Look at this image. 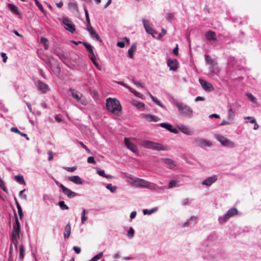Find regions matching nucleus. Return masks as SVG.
Listing matches in <instances>:
<instances>
[{
    "mask_svg": "<svg viewBox=\"0 0 261 261\" xmlns=\"http://www.w3.org/2000/svg\"><path fill=\"white\" fill-rule=\"evenodd\" d=\"M106 108L109 112L116 116H119L120 114L122 109L118 99L110 97L106 100Z\"/></svg>",
    "mask_w": 261,
    "mask_h": 261,
    "instance_id": "obj_1",
    "label": "nucleus"
},
{
    "mask_svg": "<svg viewBox=\"0 0 261 261\" xmlns=\"http://www.w3.org/2000/svg\"><path fill=\"white\" fill-rule=\"evenodd\" d=\"M15 223L13 225V231L12 232L11 239L12 240V242L13 243L14 246H15V250H16L17 248L18 240L19 238L20 226L16 214H15Z\"/></svg>",
    "mask_w": 261,
    "mask_h": 261,
    "instance_id": "obj_2",
    "label": "nucleus"
},
{
    "mask_svg": "<svg viewBox=\"0 0 261 261\" xmlns=\"http://www.w3.org/2000/svg\"><path fill=\"white\" fill-rule=\"evenodd\" d=\"M15 223L13 225V231L12 232L11 239L12 240V242L13 243L14 246H15V250H16L17 248L18 240L19 238L20 226L16 214H15Z\"/></svg>",
    "mask_w": 261,
    "mask_h": 261,
    "instance_id": "obj_3",
    "label": "nucleus"
},
{
    "mask_svg": "<svg viewBox=\"0 0 261 261\" xmlns=\"http://www.w3.org/2000/svg\"><path fill=\"white\" fill-rule=\"evenodd\" d=\"M141 145L143 147L148 149H152L156 150H168L167 148L164 147V146L161 144L148 140H144L142 141V142L141 143Z\"/></svg>",
    "mask_w": 261,
    "mask_h": 261,
    "instance_id": "obj_4",
    "label": "nucleus"
},
{
    "mask_svg": "<svg viewBox=\"0 0 261 261\" xmlns=\"http://www.w3.org/2000/svg\"><path fill=\"white\" fill-rule=\"evenodd\" d=\"M174 103L177 107L179 112L183 116L187 117H191L192 116L193 111L189 106L184 105L178 101H175Z\"/></svg>",
    "mask_w": 261,
    "mask_h": 261,
    "instance_id": "obj_5",
    "label": "nucleus"
},
{
    "mask_svg": "<svg viewBox=\"0 0 261 261\" xmlns=\"http://www.w3.org/2000/svg\"><path fill=\"white\" fill-rule=\"evenodd\" d=\"M130 184L132 186L140 187H147L149 185V182L143 179L134 177L130 175L128 176Z\"/></svg>",
    "mask_w": 261,
    "mask_h": 261,
    "instance_id": "obj_6",
    "label": "nucleus"
},
{
    "mask_svg": "<svg viewBox=\"0 0 261 261\" xmlns=\"http://www.w3.org/2000/svg\"><path fill=\"white\" fill-rule=\"evenodd\" d=\"M238 214V211L236 208H231L228 211L227 213L222 217L219 218L220 223H223L227 221L230 218L237 215Z\"/></svg>",
    "mask_w": 261,
    "mask_h": 261,
    "instance_id": "obj_7",
    "label": "nucleus"
},
{
    "mask_svg": "<svg viewBox=\"0 0 261 261\" xmlns=\"http://www.w3.org/2000/svg\"><path fill=\"white\" fill-rule=\"evenodd\" d=\"M215 137L223 146H228L229 147H234L235 146V143L227 139L221 135L216 134L215 135Z\"/></svg>",
    "mask_w": 261,
    "mask_h": 261,
    "instance_id": "obj_8",
    "label": "nucleus"
},
{
    "mask_svg": "<svg viewBox=\"0 0 261 261\" xmlns=\"http://www.w3.org/2000/svg\"><path fill=\"white\" fill-rule=\"evenodd\" d=\"M69 91L71 92L72 97L74 98L77 102L84 106H86L87 105L86 101L85 99L83 98V95L81 93L72 88H70Z\"/></svg>",
    "mask_w": 261,
    "mask_h": 261,
    "instance_id": "obj_9",
    "label": "nucleus"
},
{
    "mask_svg": "<svg viewBox=\"0 0 261 261\" xmlns=\"http://www.w3.org/2000/svg\"><path fill=\"white\" fill-rule=\"evenodd\" d=\"M62 23L65 25V29L71 33H73L75 31V27L71 20L66 17H64L62 20Z\"/></svg>",
    "mask_w": 261,
    "mask_h": 261,
    "instance_id": "obj_10",
    "label": "nucleus"
},
{
    "mask_svg": "<svg viewBox=\"0 0 261 261\" xmlns=\"http://www.w3.org/2000/svg\"><path fill=\"white\" fill-rule=\"evenodd\" d=\"M142 22L146 32L147 33L151 34L153 37H155V35L157 34V32L152 28V25L150 23L149 21L143 19L142 20Z\"/></svg>",
    "mask_w": 261,
    "mask_h": 261,
    "instance_id": "obj_11",
    "label": "nucleus"
},
{
    "mask_svg": "<svg viewBox=\"0 0 261 261\" xmlns=\"http://www.w3.org/2000/svg\"><path fill=\"white\" fill-rule=\"evenodd\" d=\"M87 29L90 34L91 36L93 38L96 39L97 40L101 42L102 40L100 39L99 35L96 33L94 29L91 25L90 23L86 24Z\"/></svg>",
    "mask_w": 261,
    "mask_h": 261,
    "instance_id": "obj_12",
    "label": "nucleus"
},
{
    "mask_svg": "<svg viewBox=\"0 0 261 261\" xmlns=\"http://www.w3.org/2000/svg\"><path fill=\"white\" fill-rule=\"evenodd\" d=\"M199 81L201 87L205 91L210 92L214 90V88L211 83L201 79Z\"/></svg>",
    "mask_w": 261,
    "mask_h": 261,
    "instance_id": "obj_13",
    "label": "nucleus"
},
{
    "mask_svg": "<svg viewBox=\"0 0 261 261\" xmlns=\"http://www.w3.org/2000/svg\"><path fill=\"white\" fill-rule=\"evenodd\" d=\"M124 143L128 149L132 151L134 153L138 152L137 146L129 141V139L125 138Z\"/></svg>",
    "mask_w": 261,
    "mask_h": 261,
    "instance_id": "obj_14",
    "label": "nucleus"
},
{
    "mask_svg": "<svg viewBox=\"0 0 261 261\" xmlns=\"http://www.w3.org/2000/svg\"><path fill=\"white\" fill-rule=\"evenodd\" d=\"M59 187L62 189L63 193L68 198H72L76 196V193L72 191L70 189L65 187L62 184H60Z\"/></svg>",
    "mask_w": 261,
    "mask_h": 261,
    "instance_id": "obj_15",
    "label": "nucleus"
},
{
    "mask_svg": "<svg viewBox=\"0 0 261 261\" xmlns=\"http://www.w3.org/2000/svg\"><path fill=\"white\" fill-rule=\"evenodd\" d=\"M83 44L86 48L88 50V51L90 53L91 55V60L94 64V65H98V64L96 62L95 58L94 56V54L93 53V48L92 46L86 42H83Z\"/></svg>",
    "mask_w": 261,
    "mask_h": 261,
    "instance_id": "obj_16",
    "label": "nucleus"
},
{
    "mask_svg": "<svg viewBox=\"0 0 261 261\" xmlns=\"http://www.w3.org/2000/svg\"><path fill=\"white\" fill-rule=\"evenodd\" d=\"M217 180V176L216 175H214L211 177H209L205 179H204L202 182V185H205L207 186H211L213 183L215 182Z\"/></svg>",
    "mask_w": 261,
    "mask_h": 261,
    "instance_id": "obj_17",
    "label": "nucleus"
},
{
    "mask_svg": "<svg viewBox=\"0 0 261 261\" xmlns=\"http://www.w3.org/2000/svg\"><path fill=\"white\" fill-rule=\"evenodd\" d=\"M161 161L163 162L168 168L170 169H173L175 166V162L170 159L162 158L161 159Z\"/></svg>",
    "mask_w": 261,
    "mask_h": 261,
    "instance_id": "obj_18",
    "label": "nucleus"
},
{
    "mask_svg": "<svg viewBox=\"0 0 261 261\" xmlns=\"http://www.w3.org/2000/svg\"><path fill=\"white\" fill-rule=\"evenodd\" d=\"M162 127L165 128L170 131V132L173 133L177 134L179 133V131L175 128H173L171 124L168 123H162L160 124Z\"/></svg>",
    "mask_w": 261,
    "mask_h": 261,
    "instance_id": "obj_19",
    "label": "nucleus"
},
{
    "mask_svg": "<svg viewBox=\"0 0 261 261\" xmlns=\"http://www.w3.org/2000/svg\"><path fill=\"white\" fill-rule=\"evenodd\" d=\"M206 39L208 41H217L216 34L212 31H208L205 34Z\"/></svg>",
    "mask_w": 261,
    "mask_h": 261,
    "instance_id": "obj_20",
    "label": "nucleus"
},
{
    "mask_svg": "<svg viewBox=\"0 0 261 261\" xmlns=\"http://www.w3.org/2000/svg\"><path fill=\"white\" fill-rule=\"evenodd\" d=\"M37 86L42 93H45L49 90L48 86L41 81H38L37 82Z\"/></svg>",
    "mask_w": 261,
    "mask_h": 261,
    "instance_id": "obj_21",
    "label": "nucleus"
},
{
    "mask_svg": "<svg viewBox=\"0 0 261 261\" xmlns=\"http://www.w3.org/2000/svg\"><path fill=\"white\" fill-rule=\"evenodd\" d=\"M68 179L69 181L76 184L81 185L83 184L81 178L77 175L69 176Z\"/></svg>",
    "mask_w": 261,
    "mask_h": 261,
    "instance_id": "obj_22",
    "label": "nucleus"
},
{
    "mask_svg": "<svg viewBox=\"0 0 261 261\" xmlns=\"http://www.w3.org/2000/svg\"><path fill=\"white\" fill-rule=\"evenodd\" d=\"M144 118L151 122H157L160 120L158 116L151 114L144 115Z\"/></svg>",
    "mask_w": 261,
    "mask_h": 261,
    "instance_id": "obj_23",
    "label": "nucleus"
},
{
    "mask_svg": "<svg viewBox=\"0 0 261 261\" xmlns=\"http://www.w3.org/2000/svg\"><path fill=\"white\" fill-rule=\"evenodd\" d=\"M219 72L218 66H209L207 74L208 75L213 76L214 74H217Z\"/></svg>",
    "mask_w": 261,
    "mask_h": 261,
    "instance_id": "obj_24",
    "label": "nucleus"
},
{
    "mask_svg": "<svg viewBox=\"0 0 261 261\" xmlns=\"http://www.w3.org/2000/svg\"><path fill=\"white\" fill-rule=\"evenodd\" d=\"M8 7L9 9L11 10L12 12L15 14L16 15H20V13H19L18 8L17 6L12 4H8Z\"/></svg>",
    "mask_w": 261,
    "mask_h": 261,
    "instance_id": "obj_25",
    "label": "nucleus"
},
{
    "mask_svg": "<svg viewBox=\"0 0 261 261\" xmlns=\"http://www.w3.org/2000/svg\"><path fill=\"white\" fill-rule=\"evenodd\" d=\"M196 142L198 144V145L201 147L204 146H210L211 145V143L206 140L197 139L196 140Z\"/></svg>",
    "mask_w": 261,
    "mask_h": 261,
    "instance_id": "obj_26",
    "label": "nucleus"
},
{
    "mask_svg": "<svg viewBox=\"0 0 261 261\" xmlns=\"http://www.w3.org/2000/svg\"><path fill=\"white\" fill-rule=\"evenodd\" d=\"M71 232V227L69 224L66 225L64 229V236L65 238H68Z\"/></svg>",
    "mask_w": 261,
    "mask_h": 261,
    "instance_id": "obj_27",
    "label": "nucleus"
},
{
    "mask_svg": "<svg viewBox=\"0 0 261 261\" xmlns=\"http://www.w3.org/2000/svg\"><path fill=\"white\" fill-rule=\"evenodd\" d=\"M235 117V113L232 110V108H230L227 113V119L229 121H232Z\"/></svg>",
    "mask_w": 261,
    "mask_h": 261,
    "instance_id": "obj_28",
    "label": "nucleus"
},
{
    "mask_svg": "<svg viewBox=\"0 0 261 261\" xmlns=\"http://www.w3.org/2000/svg\"><path fill=\"white\" fill-rule=\"evenodd\" d=\"M137 47L136 44L134 43L132 45L131 47L128 50V56L130 58H133L134 53L136 50Z\"/></svg>",
    "mask_w": 261,
    "mask_h": 261,
    "instance_id": "obj_29",
    "label": "nucleus"
},
{
    "mask_svg": "<svg viewBox=\"0 0 261 261\" xmlns=\"http://www.w3.org/2000/svg\"><path fill=\"white\" fill-rule=\"evenodd\" d=\"M132 105L137 107L138 109H140L144 107L145 105L144 103L137 101L136 100H133L132 102Z\"/></svg>",
    "mask_w": 261,
    "mask_h": 261,
    "instance_id": "obj_30",
    "label": "nucleus"
},
{
    "mask_svg": "<svg viewBox=\"0 0 261 261\" xmlns=\"http://www.w3.org/2000/svg\"><path fill=\"white\" fill-rule=\"evenodd\" d=\"M97 173L99 175L108 179H111L113 178V176L111 175L106 174L105 171L102 170H98L97 171Z\"/></svg>",
    "mask_w": 261,
    "mask_h": 261,
    "instance_id": "obj_31",
    "label": "nucleus"
},
{
    "mask_svg": "<svg viewBox=\"0 0 261 261\" xmlns=\"http://www.w3.org/2000/svg\"><path fill=\"white\" fill-rule=\"evenodd\" d=\"M179 129L180 130L181 132H182L183 133L186 135H190L191 134L190 130L186 126L183 125H181L180 126H179Z\"/></svg>",
    "mask_w": 261,
    "mask_h": 261,
    "instance_id": "obj_32",
    "label": "nucleus"
},
{
    "mask_svg": "<svg viewBox=\"0 0 261 261\" xmlns=\"http://www.w3.org/2000/svg\"><path fill=\"white\" fill-rule=\"evenodd\" d=\"M40 41L42 44H43L44 46V48L45 50L48 49L49 47L48 41L47 38H44L43 37H41L40 38Z\"/></svg>",
    "mask_w": 261,
    "mask_h": 261,
    "instance_id": "obj_33",
    "label": "nucleus"
},
{
    "mask_svg": "<svg viewBox=\"0 0 261 261\" xmlns=\"http://www.w3.org/2000/svg\"><path fill=\"white\" fill-rule=\"evenodd\" d=\"M205 58L206 63L208 64H210L211 65H214V64H217L215 61L213 60L209 55H206L205 56Z\"/></svg>",
    "mask_w": 261,
    "mask_h": 261,
    "instance_id": "obj_34",
    "label": "nucleus"
},
{
    "mask_svg": "<svg viewBox=\"0 0 261 261\" xmlns=\"http://www.w3.org/2000/svg\"><path fill=\"white\" fill-rule=\"evenodd\" d=\"M88 214V212L84 208L83 210L81 216V222L83 224L87 220L88 217L86 216V215Z\"/></svg>",
    "mask_w": 261,
    "mask_h": 261,
    "instance_id": "obj_35",
    "label": "nucleus"
},
{
    "mask_svg": "<svg viewBox=\"0 0 261 261\" xmlns=\"http://www.w3.org/2000/svg\"><path fill=\"white\" fill-rule=\"evenodd\" d=\"M15 179L20 184H25V181L22 175H18L15 176Z\"/></svg>",
    "mask_w": 261,
    "mask_h": 261,
    "instance_id": "obj_36",
    "label": "nucleus"
},
{
    "mask_svg": "<svg viewBox=\"0 0 261 261\" xmlns=\"http://www.w3.org/2000/svg\"><path fill=\"white\" fill-rule=\"evenodd\" d=\"M148 94L149 95L150 98L152 99V100L155 103H156L159 106L163 107V105L156 97H154L150 92L148 93Z\"/></svg>",
    "mask_w": 261,
    "mask_h": 261,
    "instance_id": "obj_37",
    "label": "nucleus"
},
{
    "mask_svg": "<svg viewBox=\"0 0 261 261\" xmlns=\"http://www.w3.org/2000/svg\"><path fill=\"white\" fill-rule=\"evenodd\" d=\"M24 256V249L22 245L19 246V257L20 259H23Z\"/></svg>",
    "mask_w": 261,
    "mask_h": 261,
    "instance_id": "obj_38",
    "label": "nucleus"
},
{
    "mask_svg": "<svg viewBox=\"0 0 261 261\" xmlns=\"http://www.w3.org/2000/svg\"><path fill=\"white\" fill-rule=\"evenodd\" d=\"M103 256V252H99L98 254L94 256L93 258H92L90 261H97V260L100 259Z\"/></svg>",
    "mask_w": 261,
    "mask_h": 261,
    "instance_id": "obj_39",
    "label": "nucleus"
},
{
    "mask_svg": "<svg viewBox=\"0 0 261 261\" xmlns=\"http://www.w3.org/2000/svg\"><path fill=\"white\" fill-rule=\"evenodd\" d=\"M167 65H178V62L176 59H169L167 61Z\"/></svg>",
    "mask_w": 261,
    "mask_h": 261,
    "instance_id": "obj_40",
    "label": "nucleus"
},
{
    "mask_svg": "<svg viewBox=\"0 0 261 261\" xmlns=\"http://www.w3.org/2000/svg\"><path fill=\"white\" fill-rule=\"evenodd\" d=\"M59 205L60 206L61 208L63 210H68L69 208L68 206L66 204H65V202L63 201H59Z\"/></svg>",
    "mask_w": 261,
    "mask_h": 261,
    "instance_id": "obj_41",
    "label": "nucleus"
},
{
    "mask_svg": "<svg viewBox=\"0 0 261 261\" xmlns=\"http://www.w3.org/2000/svg\"><path fill=\"white\" fill-rule=\"evenodd\" d=\"M129 90H130V91L131 92H132V93H133L135 96H137V97H139V98H143V95L142 94H141V93H140L138 92L137 91H135V90H133V89H132V88H130V89H129Z\"/></svg>",
    "mask_w": 261,
    "mask_h": 261,
    "instance_id": "obj_42",
    "label": "nucleus"
},
{
    "mask_svg": "<svg viewBox=\"0 0 261 261\" xmlns=\"http://www.w3.org/2000/svg\"><path fill=\"white\" fill-rule=\"evenodd\" d=\"M12 244H13V243L11 242V244L10 246L9 252V258H11L12 257V254H13V253L14 252V250L15 251H16L17 250V249L16 250H15V247L13 249Z\"/></svg>",
    "mask_w": 261,
    "mask_h": 261,
    "instance_id": "obj_43",
    "label": "nucleus"
},
{
    "mask_svg": "<svg viewBox=\"0 0 261 261\" xmlns=\"http://www.w3.org/2000/svg\"><path fill=\"white\" fill-rule=\"evenodd\" d=\"M134 236V230L132 227H130L127 232V237L129 238H132Z\"/></svg>",
    "mask_w": 261,
    "mask_h": 261,
    "instance_id": "obj_44",
    "label": "nucleus"
},
{
    "mask_svg": "<svg viewBox=\"0 0 261 261\" xmlns=\"http://www.w3.org/2000/svg\"><path fill=\"white\" fill-rule=\"evenodd\" d=\"M177 185V181L176 180H170L169 182L168 188L171 189L175 187Z\"/></svg>",
    "mask_w": 261,
    "mask_h": 261,
    "instance_id": "obj_45",
    "label": "nucleus"
},
{
    "mask_svg": "<svg viewBox=\"0 0 261 261\" xmlns=\"http://www.w3.org/2000/svg\"><path fill=\"white\" fill-rule=\"evenodd\" d=\"M35 4L36 5H37V6L39 8V9H40V10L43 13H45V11L42 7V6L41 5V4L38 2V0H35Z\"/></svg>",
    "mask_w": 261,
    "mask_h": 261,
    "instance_id": "obj_46",
    "label": "nucleus"
},
{
    "mask_svg": "<svg viewBox=\"0 0 261 261\" xmlns=\"http://www.w3.org/2000/svg\"><path fill=\"white\" fill-rule=\"evenodd\" d=\"M156 211V209L155 208H152L150 210H144L143 212V214L144 215H150L153 213H154L155 211Z\"/></svg>",
    "mask_w": 261,
    "mask_h": 261,
    "instance_id": "obj_47",
    "label": "nucleus"
},
{
    "mask_svg": "<svg viewBox=\"0 0 261 261\" xmlns=\"http://www.w3.org/2000/svg\"><path fill=\"white\" fill-rule=\"evenodd\" d=\"M166 18L169 21H172L174 19V16L173 13H169L167 14Z\"/></svg>",
    "mask_w": 261,
    "mask_h": 261,
    "instance_id": "obj_48",
    "label": "nucleus"
},
{
    "mask_svg": "<svg viewBox=\"0 0 261 261\" xmlns=\"http://www.w3.org/2000/svg\"><path fill=\"white\" fill-rule=\"evenodd\" d=\"M106 188L110 190L112 192H115L116 190V187L115 186L113 187L111 184H108Z\"/></svg>",
    "mask_w": 261,
    "mask_h": 261,
    "instance_id": "obj_49",
    "label": "nucleus"
},
{
    "mask_svg": "<svg viewBox=\"0 0 261 261\" xmlns=\"http://www.w3.org/2000/svg\"><path fill=\"white\" fill-rule=\"evenodd\" d=\"M166 34V30L164 29H162L161 32L159 34L158 37L157 38L158 39H161L163 36H164Z\"/></svg>",
    "mask_w": 261,
    "mask_h": 261,
    "instance_id": "obj_50",
    "label": "nucleus"
},
{
    "mask_svg": "<svg viewBox=\"0 0 261 261\" xmlns=\"http://www.w3.org/2000/svg\"><path fill=\"white\" fill-rule=\"evenodd\" d=\"M87 162L89 164H96V162L95 161L94 158L93 156H89L88 158Z\"/></svg>",
    "mask_w": 261,
    "mask_h": 261,
    "instance_id": "obj_51",
    "label": "nucleus"
},
{
    "mask_svg": "<svg viewBox=\"0 0 261 261\" xmlns=\"http://www.w3.org/2000/svg\"><path fill=\"white\" fill-rule=\"evenodd\" d=\"M17 208L18 210V215L20 217V219H21L23 217V212H22V208L20 206H18V207H17Z\"/></svg>",
    "mask_w": 261,
    "mask_h": 261,
    "instance_id": "obj_52",
    "label": "nucleus"
},
{
    "mask_svg": "<svg viewBox=\"0 0 261 261\" xmlns=\"http://www.w3.org/2000/svg\"><path fill=\"white\" fill-rule=\"evenodd\" d=\"M64 169L69 172H73L76 169V167L74 166L72 167H64Z\"/></svg>",
    "mask_w": 261,
    "mask_h": 261,
    "instance_id": "obj_53",
    "label": "nucleus"
},
{
    "mask_svg": "<svg viewBox=\"0 0 261 261\" xmlns=\"http://www.w3.org/2000/svg\"><path fill=\"white\" fill-rule=\"evenodd\" d=\"M85 15H86V24L90 23V18H89V14H88L87 10V9H85Z\"/></svg>",
    "mask_w": 261,
    "mask_h": 261,
    "instance_id": "obj_54",
    "label": "nucleus"
},
{
    "mask_svg": "<svg viewBox=\"0 0 261 261\" xmlns=\"http://www.w3.org/2000/svg\"><path fill=\"white\" fill-rule=\"evenodd\" d=\"M232 123V121H226V120H223L222 121V122L220 124V125H229V124H230Z\"/></svg>",
    "mask_w": 261,
    "mask_h": 261,
    "instance_id": "obj_55",
    "label": "nucleus"
},
{
    "mask_svg": "<svg viewBox=\"0 0 261 261\" xmlns=\"http://www.w3.org/2000/svg\"><path fill=\"white\" fill-rule=\"evenodd\" d=\"M73 250L76 252L77 254H79L81 252V248L77 246H74L73 247Z\"/></svg>",
    "mask_w": 261,
    "mask_h": 261,
    "instance_id": "obj_56",
    "label": "nucleus"
},
{
    "mask_svg": "<svg viewBox=\"0 0 261 261\" xmlns=\"http://www.w3.org/2000/svg\"><path fill=\"white\" fill-rule=\"evenodd\" d=\"M47 154L48 155V161H51L53 159V152L51 151H48Z\"/></svg>",
    "mask_w": 261,
    "mask_h": 261,
    "instance_id": "obj_57",
    "label": "nucleus"
},
{
    "mask_svg": "<svg viewBox=\"0 0 261 261\" xmlns=\"http://www.w3.org/2000/svg\"><path fill=\"white\" fill-rule=\"evenodd\" d=\"M173 53L175 55H178V45L177 44L176 45L175 47L173 49Z\"/></svg>",
    "mask_w": 261,
    "mask_h": 261,
    "instance_id": "obj_58",
    "label": "nucleus"
},
{
    "mask_svg": "<svg viewBox=\"0 0 261 261\" xmlns=\"http://www.w3.org/2000/svg\"><path fill=\"white\" fill-rule=\"evenodd\" d=\"M0 187L4 191H6V188L4 185V182L1 179H0Z\"/></svg>",
    "mask_w": 261,
    "mask_h": 261,
    "instance_id": "obj_59",
    "label": "nucleus"
},
{
    "mask_svg": "<svg viewBox=\"0 0 261 261\" xmlns=\"http://www.w3.org/2000/svg\"><path fill=\"white\" fill-rule=\"evenodd\" d=\"M247 95L251 101H252L253 102L255 101L256 99L253 95H252L251 94H248Z\"/></svg>",
    "mask_w": 261,
    "mask_h": 261,
    "instance_id": "obj_60",
    "label": "nucleus"
},
{
    "mask_svg": "<svg viewBox=\"0 0 261 261\" xmlns=\"http://www.w3.org/2000/svg\"><path fill=\"white\" fill-rule=\"evenodd\" d=\"M2 57L3 58V61L4 62H6L7 60V57L5 53H2L1 54Z\"/></svg>",
    "mask_w": 261,
    "mask_h": 261,
    "instance_id": "obj_61",
    "label": "nucleus"
},
{
    "mask_svg": "<svg viewBox=\"0 0 261 261\" xmlns=\"http://www.w3.org/2000/svg\"><path fill=\"white\" fill-rule=\"evenodd\" d=\"M11 131L12 132L16 133L17 134L20 133V131L18 129L17 127H13L11 128Z\"/></svg>",
    "mask_w": 261,
    "mask_h": 261,
    "instance_id": "obj_62",
    "label": "nucleus"
},
{
    "mask_svg": "<svg viewBox=\"0 0 261 261\" xmlns=\"http://www.w3.org/2000/svg\"><path fill=\"white\" fill-rule=\"evenodd\" d=\"M133 81L135 85H136L137 86H140L141 87H143V84L141 83H140L139 82H138V81H136L134 79H133Z\"/></svg>",
    "mask_w": 261,
    "mask_h": 261,
    "instance_id": "obj_63",
    "label": "nucleus"
},
{
    "mask_svg": "<svg viewBox=\"0 0 261 261\" xmlns=\"http://www.w3.org/2000/svg\"><path fill=\"white\" fill-rule=\"evenodd\" d=\"M117 45L119 47L123 48L124 47L125 44L123 42H118Z\"/></svg>",
    "mask_w": 261,
    "mask_h": 261,
    "instance_id": "obj_64",
    "label": "nucleus"
}]
</instances>
